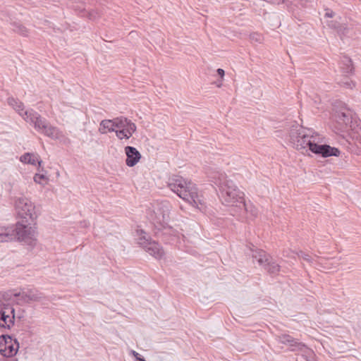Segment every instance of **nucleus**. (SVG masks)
<instances>
[{"instance_id":"obj_19","label":"nucleus","mask_w":361,"mask_h":361,"mask_svg":"<svg viewBox=\"0 0 361 361\" xmlns=\"http://www.w3.org/2000/svg\"><path fill=\"white\" fill-rule=\"evenodd\" d=\"M74 10L78 11L80 16H86L90 20H96L101 17V13L98 10L86 11L85 8H80L79 6L75 7Z\"/></svg>"},{"instance_id":"obj_17","label":"nucleus","mask_w":361,"mask_h":361,"mask_svg":"<svg viewBox=\"0 0 361 361\" xmlns=\"http://www.w3.org/2000/svg\"><path fill=\"white\" fill-rule=\"evenodd\" d=\"M116 118L113 119H104L99 123V132L101 134H106L108 132H115L116 128Z\"/></svg>"},{"instance_id":"obj_6","label":"nucleus","mask_w":361,"mask_h":361,"mask_svg":"<svg viewBox=\"0 0 361 361\" xmlns=\"http://www.w3.org/2000/svg\"><path fill=\"white\" fill-rule=\"evenodd\" d=\"M171 209V205L166 200L157 201L152 204L148 216L154 227L158 230L165 229L168 227Z\"/></svg>"},{"instance_id":"obj_14","label":"nucleus","mask_w":361,"mask_h":361,"mask_svg":"<svg viewBox=\"0 0 361 361\" xmlns=\"http://www.w3.org/2000/svg\"><path fill=\"white\" fill-rule=\"evenodd\" d=\"M42 163L43 161L37 153H24V164L32 165L40 173L45 172L44 168L42 166Z\"/></svg>"},{"instance_id":"obj_38","label":"nucleus","mask_w":361,"mask_h":361,"mask_svg":"<svg viewBox=\"0 0 361 361\" xmlns=\"http://www.w3.org/2000/svg\"><path fill=\"white\" fill-rule=\"evenodd\" d=\"M64 139H63L62 140H63ZM65 140H68V142H70V140H68L67 137H66Z\"/></svg>"},{"instance_id":"obj_10","label":"nucleus","mask_w":361,"mask_h":361,"mask_svg":"<svg viewBox=\"0 0 361 361\" xmlns=\"http://www.w3.org/2000/svg\"><path fill=\"white\" fill-rule=\"evenodd\" d=\"M336 122L341 128L350 127L351 129L361 128V126L353 125L354 114L353 112L345 106L341 107V110L337 111L334 115Z\"/></svg>"},{"instance_id":"obj_23","label":"nucleus","mask_w":361,"mask_h":361,"mask_svg":"<svg viewBox=\"0 0 361 361\" xmlns=\"http://www.w3.org/2000/svg\"><path fill=\"white\" fill-rule=\"evenodd\" d=\"M264 267L269 274L276 275L279 272L281 267L270 259Z\"/></svg>"},{"instance_id":"obj_21","label":"nucleus","mask_w":361,"mask_h":361,"mask_svg":"<svg viewBox=\"0 0 361 361\" xmlns=\"http://www.w3.org/2000/svg\"><path fill=\"white\" fill-rule=\"evenodd\" d=\"M238 207L243 209L247 214H250L253 219H255L258 215L257 208L252 203H246L245 198L243 200V203H240Z\"/></svg>"},{"instance_id":"obj_32","label":"nucleus","mask_w":361,"mask_h":361,"mask_svg":"<svg viewBox=\"0 0 361 361\" xmlns=\"http://www.w3.org/2000/svg\"><path fill=\"white\" fill-rule=\"evenodd\" d=\"M360 124L361 126V121L354 115V119H353V125H358Z\"/></svg>"},{"instance_id":"obj_28","label":"nucleus","mask_w":361,"mask_h":361,"mask_svg":"<svg viewBox=\"0 0 361 361\" xmlns=\"http://www.w3.org/2000/svg\"><path fill=\"white\" fill-rule=\"evenodd\" d=\"M33 180L36 183L42 184V180H48V178L46 177V176L44 173H36L33 177Z\"/></svg>"},{"instance_id":"obj_22","label":"nucleus","mask_w":361,"mask_h":361,"mask_svg":"<svg viewBox=\"0 0 361 361\" xmlns=\"http://www.w3.org/2000/svg\"><path fill=\"white\" fill-rule=\"evenodd\" d=\"M341 68L344 73H352L354 70L352 60L347 56H343L341 61Z\"/></svg>"},{"instance_id":"obj_5","label":"nucleus","mask_w":361,"mask_h":361,"mask_svg":"<svg viewBox=\"0 0 361 361\" xmlns=\"http://www.w3.org/2000/svg\"><path fill=\"white\" fill-rule=\"evenodd\" d=\"M317 134L312 128H306L294 122L289 131V141L297 150L307 149Z\"/></svg>"},{"instance_id":"obj_12","label":"nucleus","mask_w":361,"mask_h":361,"mask_svg":"<svg viewBox=\"0 0 361 361\" xmlns=\"http://www.w3.org/2000/svg\"><path fill=\"white\" fill-rule=\"evenodd\" d=\"M14 312L13 306L0 301V326L10 328L13 324Z\"/></svg>"},{"instance_id":"obj_8","label":"nucleus","mask_w":361,"mask_h":361,"mask_svg":"<svg viewBox=\"0 0 361 361\" xmlns=\"http://www.w3.org/2000/svg\"><path fill=\"white\" fill-rule=\"evenodd\" d=\"M139 234L138 243L150 255L156 259H161L164 255V251L160 245L156 241H152L149 238H147V233L143 231H137Z\"/></svg>"},{"instance_id":"obj_13","label":"nucleus","mask_w":361,"mask_h":361,"mask_svg":"<svg viewBox=\"0 0 361 361\" xmlns=\"http://www.w3.org/2000/svg\"><path fill=\"white\" fill-rule=\"evenodd\" d=\"M12 343L10 336H0V353L4 357H11L16 354L19 348V343L16 341Z\"/></svg>"},{"instance_id":"obj_15","label":"nucleus","mask_w":361,"mask_h":361,"mask_svg":"<svg viewBox=\"0 0 361 361\" xmlns=\"http://www.w3.org/2000/svg\"><path fill=\"white\" fill-rule=\"evenodd\" d=\"M125 153L126 154V164L129 167L135 166L142 157L140 152L132 146H126Z\"/></svg>"},{"instance_id":"obj_31","label":"nucleus","mask_w":361,"mask_h":361,"mask_svg":"<svg viewBox=\"0 0 361 361\" xmlns=\"http://www.w3.org/2000/svg\"><path fill=\"white\" fill-rule=\"evenodd\" d=\"M132 354L136 358L137 361H146L143 357H140V355L135 350L132 351Z\"/></svg>"},{"instance_id":"obj_34","label":"nucleus","mask_w":361,"mask_h":361,"mask_svg":"<svg viewBox=\"0 0 361 361\" xmlns=\"http://www.w3.org/2000/svg\"><path fill=\"white\" fill-rule=\"evenodd\" d=\"M334 16V13L332 11H328L325 13L326 17L332 18Z\"/></svg>"},{"instance_id":"obj_9","label":"nucleus","mask_w":361,"mask_h":361,"mask_svg":"<svg viewBox=\"0 0 361 361\" xmlns=\"http://www.w3.org/2000/svg\"><path fill=\"white\" fill-rule=\"evenodd\" d=\"M312 142L308 149L315 154L321 155L323 157H338L340 155V150L338 148L328 145H319L322 142V139L317 133L314 135Z\"/></svg>"},{"instance_id":"obj_16","label":"nucleus","mask_w":361,"mask_h":361,"mask_svg":"<svg viewBox=\"0 0 361 361\" xmlns=\"http://www.w3.org/2000/svg\"><path fill=\"white\" fill-rule=\"evenodd\" d=\"M279 341L283 344L288 345L290 347H295L293 350H302L303 348L306 347L305 344L298 341V340L295 339L292 336L288 334H282L279 336Z\"/></svg>"},{"instance_id":"obj_27","label":"nucleus","mask_w":361,"mask_h":361,"mask_svg":"<svg viewBox=\"0 0 361 361\" xmlns=\"http://www.w3.org/2000/svg\"><path fill=\"white\" fill-rule=\"evenodd\" d=\"M348 31L349 28L347 25L345 23H341L339 25L337 33L340 35L341 37H342L343 36H345L348 33Z\"/></svg>"},{"instance_id":"obj_18","label":"nucleus","mask_w":361,"mask_h":361,"mask_svg":"<svg viewBox=\"0 0 361 361\" xmlns=\"http://www.w3.org/2000/svg\"><path fill=\"white\" fill-rule=\"evenodd\" d=\"M43 298L42 293L35 288H27L24 290V302L39 301Z\"/></svg>"},{"instance_id":"obj_33","label":"nucleus","mask_w":361,"mask_h":361,"mask_svg":"<svg viewBox=\"0 0 361 361\" xmlns=\"http://www.w3.org/2000/svg\"><path fill=\"white\" fill-rule=\"evenodd\" d=\"M216 71H217L218 75L221 78H223L224 76L225 72H224V71L222 68H218Z\"/></svg>"},{"instance_id":"obj_20","label":"nucleus","mask_w":361,"mask_h":361,"mask_svg":"<svg viewBox=\"0 0 361 361\" xmlns=\"http://www.w3.org/2000/svg\"><path fill=\"white\" fill-rule=\"evenodd\" d=\"M252 257L257 260L259 264L264 267L265 264L269 262L271 259L270 256L267 254V252L262 250H256L252 254Z\"/></svg>"},{"instance_id":"obj_30","label":"nucleus","mask_w":361,"mask_h":361,"mask_svg":"<svg viewBox=\"0 0 361 361\" xmlns=\"http://www.w3.org/2000/svg\"><path fill=\"white\" fill-rule=\"evenodd\" d=\"M341 23L337 22V21H335V20H331L328 23V26L330 27V28H332V29H334L336 30V31L338 30V27H339V25H341Z\"/></svg>"},{"instance_id":"obj_3","label":"nucleus","mask_w":361,"mask_h":361,"mask_svg":"<svg viewBox=\"0 0 361 361\" xmlns=\"http://www.w3.org/2000/svg\"><path fill=\"white\" fill-rule=\"evenodd\" d=\"M37 216L35 205L26 199L24 201V248L27 250H32L38 242Z\"/></svg>"},{"instance_id":"obj_25","label":"nucleus","mask_w":361,"mask_h":361,"mask_svg":"<svg viewBox=\"0 0 361 361\" xmlns=\"http://www.w3.org/2000/svg\"><path fill=\"white\" fill-rule=\"evenodd\" d=\"M8 104L13 108L20 115L22 114L23 109L21 108V102L18 100L11 97L8 99Z\"/></svg>"},{"instance_id":"obj_7","label":"nucleus","mask_w":361,"mask_h":361,"mask_svg":"<svg viewBox=\"0 0 361 361\" xmlns=\"http://www.w3.org/2000/svg\"><path fill=\"white\" fill-rule=\"evenodd\" d=\"M116 135L118 139L128 140L132 137L133 134L136 131V125L130 119L124 116H118L116 118Z\"/></svg>"},{"instance_id":"obj_36","label":"nucleus","mask_w":361,"mask_h":361,"mask_svg":"<svg viewBox=\"0 0 361 361\" xmlns=\"http://www.w3.org/2000/svg\"><path fill=\"white\" fill-rule=\"evenodd\" d=\"M19 160L20 162H23V155L19 157Z\"/></svg>"},{"instance_id":"obj_37","label":"nucleus","mask_w":361,"mask_h":361,"mask_svg":"<svg viewBox=\"0 0 361 361\" xmlns=\"http://www.w3.org/2000/svg\"><path fill=\"white\" fill-rule=\"evenodd\" d=\"M1 348H4L5 347L4 343L1 344Z\"/></svg>"},{"instance_id":"obj_26","label":"nucleus","mask_w":361,"mask_h":361,"mask_svg":"<svg viewBox=\"0 0 361 361\" xmlns=\"http://www.w3.org/2000/svg\"><path fill=\"white\" fill-rule=\"evenodd\" d=\"M297 255L299 257H301L304 260L307 261V262H309L310 264L312 265H319V263L317 262V260H315L314 259H313L312 257H310L309 255L307 254H305V252H303L302 251H300L299 252H297Z\"/></svg>"},{"instance_id":"obj_2","label":"nucleus","mask_w":361,"mask_h":361,"mask_svg":"<svg viewBox=\"0 0 361 361\" xmlns=\"http://www.w3.org/2000/svg\"><path fill=\"white\" fill-rule=\"evenodd\" d=\"M168 187L179 197L195 207L203 205L202 197L198 194L196 185L182 176H173L169 180Z\"/></svg>"},{"instance_id":"obj_4","label":"nucleus","mask_w":361,"mask_h":361,"mask_svg":"<svg viewBox=\"0 0 361 361\" xmlns=\"http://www.w3.org/2000/svg\"><path fill=\"white\" fill-rule=\"evenodd\" d=\"M24 115L26 116L24 120L33 124L34 128L39 133L55 140H58L62 141L63 139H66V136L62 131L57 127L51 126L47 119L42 118L34 110H27L24 112Z\"/></svg>"},{"instance_id":"obj_1","label":"nucleus","mask_w":361,"mask_h":361,"mask_svg":"<svg viewBox=\"0 0 361 361\" xmlns=\"http://www.w3.org/2000/svg\"><path fill=\"white\" fill-rule=\"evenodd\" d=\"M211 181L219 188V197L223 204L229 207H238L243 203L244 193L234 184L233 180H228L224 172L214 171L209 176Z\"/></svg>"},{"instance_id":"obj_35","label":"nucleus","mask_w":361,"mask_h":361,"mask_svg":"<svg viewBox=\"0 0 361 361\" xmlns=\"http://www.w3.org/2000/svg\"><path fill=\"white\" fill-rule=\"evenodd\" d=\"M16 209H18V214L20 215V209H18V204L16 202Z\"/></svg>"},{"instance_id":"obj_24","label":"nucleus","mask_w":361,"mask_h":361,"mask_svg":"<svg viewBox=\"0 0 361 361\" xmlns=\"http://www.w3.org/2000/svg\"><path fill=\"white\" fill-rule=\"evenodd\" d=\"M336 80L337 83L344 88L352 90L355 86V83L348 77H344L341 79L337 78Z\"/></svg>"},{"instance_id":"obj_29","label":"nucleus","mask_w":361,"mask_h":361,"mask_svg":"<svg viewBox=\"0 0 361 361\" xmlns=\"http://www.w3.org/2000/svg\"><path fill=\"white\" fill-rule=\"evenodd\" d=\"M250 39L252 42L261 43L263 39V37H262V35H260L257 32H254V33L250 34Z\"/></svg>"},{"instance_id":"obj_11","label":"nucleus","mask_w":361,"mask_h":361,"mask_svg":"<svg viewBox=\"0 0 361 361\" xmlns=\"http://www.w3.org/2000/svg\"><path fill=\"white\" fill-rule=\"evenodd\" d=\"M23 239V223L18 221L16 226L5 227L0 226V241L18 240Z\"/></svg>"}]
</instances>
